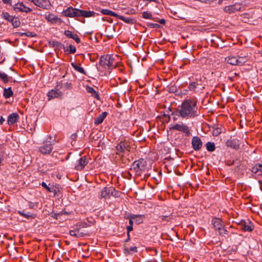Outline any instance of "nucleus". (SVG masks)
Instances as JSON below:
<instances>
[{"label":"nucleus","instance_id":"nucleus-42","mask_svg":"<svg viewBox=\"0 0 262 262\" xmlns=\"http://www.w3.org/2000/svg\"><path fill=\"white\" fill-rule=\"evenodd\" d=\"M197 85L198 84L195 82H191L189 85L188 89L190 91H194L195 89L196 88Z\"/></svg>","mask_w":262,"mask_h":262},{"label":"nucleus","instance_id":"nucleus-31","mask_svg":"<svg viewBox=\"0 0 262 262\" xmlns=\"http://www.w3.org/2000/svg\"><path fill=\"white\" fill-rule=\"evenodd\" d=\"M206 149L208 151H213L215 149V144L213 142H208L206 144Z\"/></svg>","mask_w":262,"mask_h":262},{"label":"nucleus","instance_id":"nucleus-3","mask_svg":"<svg viewBox=\"0 0 262 262\" xmlns=\"http://www.w3.org/2000/svg\"><path fill=\"white\" fill-rule=\"evenodd\" d=\"M88 227V224L85 223H80L75 225L73 229L70 230L69 233L71 236L76 238H80L86 235L87 233L82 228Z\"/></svg>","mask_w":262,"mask_h":262},{"label":"nucleus","instance_id":"nucleus-36","mask_svg":"<svg viewBox=\"0 0 262 262\" xmlns=\"http://www.w3.org/2000/svg\"><path fill=\"white\" fill-rule=\"evenodd\" d=\"M65 52H68L69 54H73L76 52V49L75 47H74L73 45H70L69 48H67V49H64Z\"/></svg>","mask_w":262,"mask_h":262},{"label":"nucleus","instance_id":"nucleus-46","mask_svg":"<svg viewBox=\"0 0 262 262\" xmlns=\"http://www.w3.org/2000/svg\"><path fill=\"white\" fill-rule=\"evenodd\" d=\"M36 35L35 34L31 32H27L25 33V36L28 37H34Z\"/></svg>","mask_w":262,"mask_h":262},{"label":"nucleus","instance_id":"nucleus-33","mask_svg":"<svg viewBox=\"0 0 262 262\" xmlns=\"http://www.w3.org/2000/svg\"><path fill=\"white\" fill-rule=\"evenodd\" d=\"M10 22L14 28L18 27L20 24L19 19L16 17H13Z\"/></svg>","mask_w":262,"mask_h":262},{"label":"nucleus","instance_id":"nucleus-27","mask_svg":"<svg viewBox=\"0 0 262 262\" xmlns=\"http://www.w3.org/2000/svg\"><path fill=\"white\" fill-rule=\"evenodd\" d=\"M45 18L52 23L56 22L58 19V18L57 16L52 13L46 15Z\"/></svg>","mask_w":262,"mask_h":262},{"label":"nucleus","instance_id":"nucleus-21","mask_svg":"<svg viewBox=\"0 0 262 262\" xmlns=\"http://www.w3.org/2000/svg\"><path fill=\"white\" fill-rule=\"evenodd\" d=\"M61 94V92L59 90H52L48 93L47 96L50 100L51 98H57L60 96Z\"/></svg>","mask_w":262,"mask_h":262},{"label":"nucleus","instance_id":"nucleus-18","mask_svg":"<svg viewBox=\"0 0 262 262\" xmlns=\"http://www.w3.org/2000/svg\"><path fill=\"white\" fill-rule=\"evenodd\" d=\"M226 145L233 149H238L239 148L238 141L234 139L228 140L226 142Z\"/></svg>","mask_w":262,"mask_h":262},{"label":"nucleus","instance_id":"nucleus-50","mask_svg":"<svg viewBox=\"0 0 262 262\" xmlns=\"http://www.w3.org/2000/svg\"><path fill=\"white\" fill-rule=\"evenodd\" d=\"M127 239H125V243H126V244H127V242H128L130 241V234H129V233H127Z\"/></svg>","mask_w":262,"mask_h":262},{"label":"nucleus","instance_id":"nucleus-52","mask_svg":"<svg viewBox=\"0 0 262 262\" xmlns=\"http://www.w3.org/2000/svg\"><path fill=\"white\" fill-rule=\"evenodd\" d=\"M159 22L161 24H165V20L164 19H160Z\"/></svg>","mask_w":262,"mask_h":262},{"label":"nucleus","instance_id":"nucleus-39","mask_svg":"<svg viewBox=\"0 0 262 262\" xmlns=\"http://www.w3.org/2000/svg\"><path fill=\"white\" fill-rule=\"evenodd\" d=\"M222 133V129L220 127L213 128L212 135L213 136H217Z\"/></svg>","mask_w":262,"mask_h":262},{"label":"nucleus","instance_id":"nucleus-9","mask_svg":"<svg viewBox=\"0 0 262 262\" xmlns=\"http://www.w3.org/2000/svg\"><path fill=\"white\" fill-rule=\"evenodd\" d=\"M238 225L244 231L251 232L254 228L253 224L248 219L241 221Z\"/></svg>","mask_w":262,"mask_h":262},{"label":"nucleus","instance_id":"nucleus-8","mask_svg":"<svg viewBox=\"0 0 262 262\" xmlns=\"http://www.w3.org/2000/svg\"><path fill=\"white\" fill-rule=\"evenodd\" d=\"M117 193H118V192L115 190V188L113 187H106L102 189L101 195L103 198L107 199H109L112 195H117Z\"/></svg>","mask_w":262,"mask_h":262},{"label":"nucleus","instance_id":"nucleus-43","mask_svg":"<svg viewBox=\"0 0 262 262\" xmlns=\"http://www.w3.org/2000/svg\"><path fill=\"white\" fill-rule=\"evenodd\" d=\"M148 27L151 28H159L160 26L158 24H154V23H149L147 24Z\"/></svg>","mask_w":262,"mask_h":262},{"label":"nucleus","instance_id":"nucleus-7","mask_svg":"<svg viewBox=\"0 0 262 262\" xmlns=\"http://www.w3.org/2000/svg\"><path fill=\"white\" fill-rule=\"evenodd\" d=\"M169 129L170 130H178L182 132L188 136L190 135L189 128L184 123H176V124L170 126Z\"/></svg>","mask_w":262,"mask_h":262},{"label":"nucleus","instance_id":"nucleus-14","mask_svg":"<svg viewBox=\"0 0 262 262\" xmlns=\"http://www.w3.org/2000/svg\"><path fill=\"white\" fill-rule=\"evenodd\" d=\"M14 10L16 12H22L29 13L32 11V9L26 6L23 3H18L16 4L14 7Z\"/></svg>","mask_w":262,"mask_h":262},{"label":"nucleus","instance_id":"nucleus-17","mask_svg":"<svg viewBox=\"0 0 262 262\" xmlns=\"http://www.w3.org/2000/svg\"><path fill=\"white\" fill-rule=\"evenodd\" d=\"M18 118L19 115L17 113H12V114L9 115L8 118V124L10 125L14 124L15 123L18 121Z\"/></svg>","mask_w":262,"mask_h":262},{"label":"nucleus","instance_id":"nucleus-34","mask_svg":"<svg viewBox=\"0 0 262 262\" xmlns=\"http://www.w3.org/2000/svg\"><path fill=\"white\" fill-rule=\"evenodd\" d=\"M71 65L73 67V68L77 71L79 72V73H80L81 74H85V71L83 68L78 66V65H77L76 64H75L74 63H72Z\"/></svg>","mask_w":262,"mask_h":262},{"label":"nucleus","instance_id":"nucleus-53","mask_svg":"<svg viewBox=\"0 0 262 262\" xmlns=\"http://www.w3.org/2000/svg\"><path fill=\"white\" fill-rule=\"evenodd\" d=\"M18 33L20 36H25V33L19 32Z\"/></svg>","mask_w":262,"mask_h":262},{"label":"nucleus","instance_id":"nucleus-11","mask_svg":"<svg viewBox=\"0 0 262 262\" xmlns=\"http://www.w3.org/2000/svg\"><path fill=\"white\" fill-rule=\"evenodd\" d=\"M52 146L50 141H46L39 148V151L43 155L50 154L52 151Z\"/></svg>","mask_w":262,"mask_h":262},{"label":"nucleus","instance_id":"nucleus-37","mask_svg":"<svg viewBox=\"0 0 262 262\" xmlns=\"http://www.w3.org/2000/svg\"><path fill=\"white\" fill-rule=\"evenodd\" d=\"M0 79L4 83H7L9 81V78L7 74L4 73L0 72Z\"/></svg>","mask_w":262,"mask_h":262},{"label":"nucleus","instance_id":"nucleus-40","mask_svg":"<svg viewBox=\"0 0 262 262\" xmlns=\"http://www.w3.org/2000/svg\"><path fill=\"white\" fill-rule=\"evenodd\" d=\"M142 17L145 19H152V15L148 12H143L142 13Z\"/></svg>","mask_w":262,"mask_h":262},{"label":"nucleus","instance_id":"nucleus-41","mask_svg":"<svg viewBox=\"0 0 262 262\" xmlns=\"http://www.w3.org/2000/svg\"><path fill=\"white\" fill-rule=\"evenodd\" d=\"M237 61H238L237 65H242L246 62V57H238Z\"/></svg>","mask_w":262,"mask_h":262},{"label":"nucleus","instance_id":"nucleus-45","mask_svg":"<svg viewBox=\"0 0 262 262\" xmlns=\"http://www.w3.org/2000/svg\"><path fill=\"white\" fill-rule=\"evenodd\" d=\"M50 45H52L53 47H58L61 45L60 42L56 41H50L49 42Z\"/></svg>","mask_w":262,"mask_h":262},{"label":"nucleus","instance_id":"nucleus-44","mask_svg":"<svg viewBox=\"0 0 262 262\" xmlns=\"http://www.w3.org/2000/svg\"><path fill=\"white\" fill-rule=\"evenodd\" d=\"M161 218L163 222H170L171 219H172L171 217L167 215L162 216Z\"/></svg>","mask_w":262,"mask_h":262},{"label":"nucleus","instance_id":"nucleus-38","mask_svg":"<svg viewBox=\"0 0 262 262\" xmlns=\"http://www.w3.org/2000/svg\"><path fill=\"white\" fill-rule=\"evenodd\" d=\"M2 17L10 21L12 18L14 17L9 14L7 12H3L2 15Z\"/></svg>","mask_w":262,"mask_h":262},{"label":"nucleus","instance_id":"nucleus-19","mask_svg":"<svg viewBox=\"0 0 262 262\" xmlns=\"http://www.w3.org/2000/svg\"><path fill=\"white\" fill-rule=\"evenodd\" d=\"M64 33L65 35H66L68 37L72 38L74 40H75V41L77 43H78L80 42V39L79 38L77 34H73L71 31H70L69 30H66L64 31Z\"/></svg>","mask_w":262,"mask_h":262},{"label":"nucleus","instance_id":"nucleus-51","mask_svg":"<svg viewBox=\"0 0 262 262\" xmlns=\"http://www.w3.org/2000/svg\"><path fill=\"white\" fill-rule=\"evenodd\" d=\"M4 121L5 119L3 118L2 116H1L0 118V125L3 124Z\"/></svg>","mask_w":262,"mask_h":262},{"label":"nucleus","instance_id":"nucleus-48","mask_svg":"<svg viewBox=\"0 0 262 262\" xmlns=\"http://www.w3.org/2000/svg\"><path fill=\"white\" fill-rule=\"evenodd\" d=\"M3 2L5 4L11 5V0H2Z\"/></svg>","mask_w":262,"mask_h":262},{"label":"nucleus","instance_id":"nucleus-20","mask_svg":"<svg viewBox=\"0 0 262 262\" xmlns=\"http://www.w3.org/2000/svg\"><path fill=\"white\" fill-rule=\"evenodd\" d=\"M107 115V112H104L99 115L98 117H97L94 120V124L96 125H99L101 124L106 117Z\"/></svg>","mask_w":262,"mask_h":262},{"label":"nucleus","instance_id":"nucleus-22","mask_svg":"<svg viewBox=\"0 0 262 262\" xmlns=\"http://www.w3.org/2000/svg\"><path fill=\"white\" fill-rule=\"evenodd\" d=\"M251 171L254 173H257L258 175L262 174V164L255 165L252 168Z\"/></svg>","mask_w":262,"mask_h":262},{"label":"nucleus","instance_id":"nucleus-47","mask_svg":"<svg viewBox=\"0 0 262 262\" xmlns=\"http://www.w3.org/2000/svg\"><path fill=\"white\" fill-rule=\"evenodd\" d=\"M127 229V233H129V232L133 230V227L132 226H128L126 228Z\"/></svg>","mask_w":262,"mask_h":262},{"label":"nucleus","instance_id":"nucleus-13","mask_svg":"<svg viewBox=\"0 0 262 262\" xmlns=\"http://www.w3.org/2000/svg\"><path fill=\"white\" fill-rule=\"evenodd\" d=\"M191 144L193 149L195 151L199 150L203 146V143L201 139L197 136L193 137L192 138Z\"/></svg>","mask_w":262,"mask_h":262},{"label":"nucleus","instance_id":"nucleus-24","mask_svg":"<svg viewBox=\"0 0 262 262\" xmlns=\"http://www.w3.org/2000/svg\"><path fill=\"white\" fill-rule=\"evenodd\" d=\"M226 60L227 62L231 64V65H237L238 64V61H237V57H228L227 58H226Z\"/></svg>","mask_w":262,"mask_h":262},{"label":"nucleus","instance_id":"nucleus-23","mask_svg":"<svg viewBox=\"0 0 262 262\" xmlns=\"http://www.w3.org/2000/svg\"><path fill=\"white\" fill-rule=\"evenodd\" d=\"M95 14V12L91 11H85L83 10H80L79 11V17L83 16L84 17H90L93 16Z\"/></svg>","mask_w":262,"mask_h":262},{"label":"nucleus","instance_id":"nucleus-29","mask_svg":"<svg viewBox=\"0 0 262 262\" xmlns=\"http://www.w3.org/2000/svg\"><path fill=\"white\" fill-rule=\"evenodd\" d=\"M132 219L137 224H140L143 222V215H132Z\"/></svg>","mask_w":262,"mask_h":262},{"label":"nucleus","instance_id":"nucleus-1","mask_svg":"<svg viewBox=\"0 0 262 262\" xmlns=\"http://www.w3.org/2000/svg\"><path fill=\"white\" fill-rule=\"evenodd\" d=\"M196 101L194 99H186L184 100L180 108L177 111L178 116L185 119L193 118L198 115Z\"/></svg>","mask_w":262,"mask_h":262},{"label":"nucleus","instance_id":"nucleus-30","mask_svg":"<svg viewBox=\"0 0 262 262\" xmlns=\"http://www.w3.org/2000/svg\"><path fill=\"white\" fill-rule=\"evenodd\" d=\"M86 90L89 93L92 94V96L94 98H97V99H99V95H98V93L96 92L95 91V90L93 88L88 86L86 88Z\"/></svg>","mask_w":262,"mask_h":262},{"label":"nucleus","instance_id":"nucleus-32","mask_svg":"<svg viewBox=\"0 0 262 262\" xmlns=\"http://www.w3.org/2000/svg\"><path fill=\"white\" fill-rule=\"evenodd\" d=\"M19 213L25 217L26 218L29 219H34V216L35 215L32 214V213H31L30 212H26L24 210L22 211H19Z\"/></svg>","mask_w":262,"mask_h":262},{"label":"nucleus","instance_id":"nucleus-5","mask_svg":"<svg viewBox=\"0 0 262 262\" xmlns=\"http://www.w3.org/2000/svg\"><path fill=\"white\" fill-rule=\"evenodd\" d=\"M222 221L220 218H214L212 220V224L214 229L218 231L219 234L222 236L228 234V231L224 228Z\"/></svg>","mask_w":262,"mask_h":262},{"label":"nucleus","instance_id":"nucleus-15","mask_svg":"<svg viewBox=\"0 0 262 262\" xmlns=\"http://www.w3.org/2000/svg\"><path fill=\"white\" fill-rule=\"evenodd\" d=\"M89 162L88 159L86 157L84 156L81 157L75 165V168L78 170H82L84 166L87 165Z\"/></svg>","mask_w":262,"mask_h":262},{"label":"nucleus","instance_id":"nucleus-16","mask_svg":"<svg viewBox=\"0 0 262 262\" xmlns=\"http://www.w3.org/2000/svg\"><path fill=\"white\" fill-rule=\"evenodd\" d=\"M123 250L124 253L125 254H132L138 252L137 248L136 246H129V245L126 243H125L123 246Z\"/></svg>","mask_w":262,"mask_h":262},{"label":"nucleus","instance_id":"nucleus-12","mask_svg":"<svg viewBox=\"0 0 262 262\" xmlns=\"http://www.w3.org/2000/svg\"><path fill=\"white\" fill-rule=\"evenodd\" d=\"M241 8V5L238 3H235L234 4L225 7L224 10L226 13L230 14L240 10Z\"/></svg>","mask_w":262,"mask_h":262},{"label":"nucleus","instance_id":"nucleus-10","mask_svg":"<svg viewBox=\"0 0 262 262\" xmlns=\"http://www.w3.org/2000/svg\"><path fill=\"white\" fill-rule=\"evenodd\" d=\"M80 9L69 7L63 11V14L66 16L70 17H79Z\"/></svg>","mask_w":262,"mask_h":262},{"label":"nucleus","instance_id":"nucleus-54","mask_svg":"<svg viewBox=\"0 0 262 262\" xmlns=\"http://www.w3.org/2000/svg\"><path fill=\"white\" fill-rule=\"evenodd\" d=\"M71 137L72 139H75L76 138V134H72L71 136Z\"/></svg>","mask_w":262,"mask_h":262},{"label":"nucleus","instance_id":"nucleus-6","mask_svg":"<svg viewBox=\"0 0 262 262\" xmlns=\"http://www.w3.org/2000/svg\"><path fill=\"white\" fill-rule=\"evenodd\" d=\"M114 60L109 55L102 56L100 59V64L104 67H107L108 68L115 67L114 64Z\"/></svg>","mask_w":262,"mask_h":262},{"label":"nucleus","instance_id":"nucleus-26","mask_svg":"<svg viewBox=\"0 0 262 262\" xmlns=\"http://www.w3.org/2000/svg\"><path fill=\"white\" fill-rule=\"evenodd\" d=\"M101 12L104 15H107L110 16H114L117 17L119 16V15L115 13L114 12L111 11L108 9H102L101 10Z\"/></svg>","mask_w":262,"mask_h":262},{"label":"nucleus","instance_id":"nucleus-25","mask_svg":"<svg viewBox=\"0 0 262 262\" xmlns=\"http://www.w3.org/2000/svg\"><path fill=\"white\" fill-rule=\"evenodd\" d=\"M13 92L11 88L8 89L5 88L4 90L3 96L5 98H9L12 96Z\"/></svg>","mask_w":262,"mask_h":262},{"label":"nucleus","instance_id":"nucleus-28","mask_svg":"<svg viewBox=\"0 0 262 262\" xmlns=\"http://www.w3.org/2000/svg\"><path fill=\"white\" fill-rule=\"evenodd\" d=\"M117 18L127 24H133L134 23V19L130 17H126L119 15Z\"/></svg>","mask_w":262,"mask_h":262},{"label":"nucleus","instance_id":"nucleus-49","mask_svg":"<svg viewBox=\"0 0 262 262\" xmlns=\"http://www.w3.org/2000/svg\"><path fill=\"white\" fill-rule=\"evenodd\" d=\"M133 221H134V219H132V215L130 216L129 220V226H133Z\"/></svg>","mask_w":262,"mask_h":262},{"label":"nucleus","instance_id":"nucleus-4","mask_svg":"<svg viewBox=\"0 0 262 262\" xmlns=\"http://www.w3.org/2000/svg\"><path fill=\"white\" fill-rule=\"evenodd\" d=\"M130 145L128 141L124 140L120 141L116 146V154L120 156H123L125 151H129Z\"/></svg>","mask_w":262,"mask_h":262},{"label":"nucleus","instance_id":"nucleus-35","mask_svg":"<svg viewBox=\"0 0 262 262\" xmlns=\"http://www.w3.org/2000/svg\"><path fill=\"white\" fill-rule=\"evenodd\" d=\"M41 186L44 187L48 191L50 192H54L55 193V190L54 189L53 187H49L48 186L46 183L44 182H42L41 184Z\"/></svg>","mask_w":262,"mask_h":262},{"label":"nucleus","instance_id":"nucleus-2","mask_svg":"<svg viewBox=\"0 0 262 262\" xmlns=\"http://www.w3.org/2000/svg\"><path fill=\"white\" fill-rule=\"evenodd\" d=\"M147 163L144 159H140L135 161L131 166L130 170L136 176H140L146 168Z\"/></svg>","mask_w":262,"mask_h":262}]
</instances>
